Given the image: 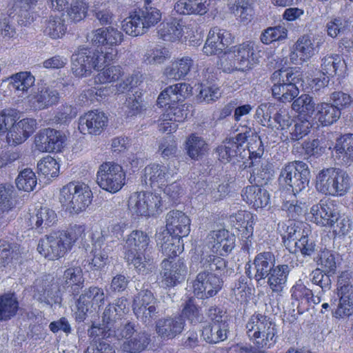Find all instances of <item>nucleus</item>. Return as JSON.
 Here are the masks:
<instances>
[{
  "label": "nucleus",
  "instance_id": "f257e3e1",
  "mask_svg": "<svg viewBox=\"0 0 353 353\" xmlns=\"http://www.w3.org/2000/svg\"><path fill=\"white\" fill-rule=\"evenodd\" d=\"M86 39L92 46L101 47V50L82 47L72 54V70L78 77H88L93 70H99L103 64L113 61L117 55V50L113 47L121 43L123 34L112 26L99 28L88 32Z\"/></svg>",
  "mask_w": 353,
  "mask_h": 353
},
{
  "label": "nucleus",
  "instance_id": "f03ea898",
  "mask_svg": "<svg viewBox=\"0 0 353 353\" xmlns=\"http://www.w3.org/2000/svg\"><path fill=\"white\" fill-rule=\"evenodd\" d=\"M228 262L213 254L203 253L199 261V272L193 282L194 294L201 299L215 296L222 288V274L227 272Z\"/></svg>",
  "mask_w": 353,
  "mask_h": 353
},
{
  "label": "nucleus",
  "instance_id": "7ed1b4c3",
  "mask_svg": "<svg viewBox=\"0 0 353 353\" xmlns=\"http://www.w3.org/2000/svg\"><path fill=\"white\" fill-rule=\"evenodd\" d=\"M247 148L252 166L263 154V143L254 130L246 128L245 131L237 134L234 137L226 139L216 149L218 158L221 161L228 162L232 158L241 157Z\"/></svg>",
  "mask_w": 353,
  "mask_h": 353
},
{
  "label": "nucleus",
  "instance_id": "20e7f679",
  "mask_svg": "<svg viewBox=\"0 0 353 353\" xmlns=\"http://www.w3.org/2000/svg\"><path fill=\"white\" fill-rule=\"evenodd\" d=\"M271 80L273 97L283 103L294 101L299 94V85L303 82V74L297 68L276 70Z\"/></svg>",
  "mask_w": 353,
  "mask_h": 353
},
{
  "label": "nucleus",
  "instance_id": "39448f33",
  "mask_svg": "<svg viewBox=\"0 0 353 353\" xmlns=\"http://www.w3.org/2000/svg\"><path fill=\"white\" fill-rule=\"evenodd\" d=\"M247 334L260 352L273 346L277 338L276 324L270 317L253 314L246 324Z\"/></svg>",
  "mask_w": 353,
  "mask_h": 353
},
{
  "label": "nucleus",
  "instance_id": "423d86ee",
  "mask_svg": "<svg viewBox=\"0 0 353 353\" xmlns=\"http://www.w3.org/2000/svg\"><path fill=\"white\" fill-rule=\"evenodd\" d=\"M316 189L319 192L333 196H343L350 189L351 179L347 172L334 167L323 168L316 177Z\"/></svg>",
  "mask_w": 353,
  "mask_h": 353
},
{
  "label": "nucleus",
  "instance_id": "0eeeda50",
  "mask_svg": "<svg viewBox=\"0 0 353 353\" xmlns=\"http://www.w3.org/2000/svg\"><path fill=\"white\" fill-rule=\"evenodd\" d=\"M92 192L85 184L70 183L60 192L59 201L70 213L79 214L90 205Z\"/></svg>",
  "mask_w": 353,
  "mask_h": 353
},
{
  "label": "nucleus",
  "instance_id": "6e6552de",
  "mask_svg": "<svg viewBox=\"0 0 353 353\" xmlns=\"http://www.w3.org/2000/svg\"><path fill=\"white\" fill-rule=\"evenodd\" d=\"M161 19L159 10L153 7H145L135 11L122 22L123 31L131 36L137 37L144 34L152 26H155Z\"/></svg>",
  "mask_w": 353,
  "mask_h": 353
},
{
  "label": "nucleus",
  "instance_id": "1a4fd4ad",
  "mask_svg": "<svg viewBox=\"0 0 353 353\" xmlns=\"http://www.w3.org/2000/svg\"><path fill=\"white\" fill-rule=\"evenodd\" d=\"M310 172L308 165L301 161L288 163L282 168L279 180L288 185L294 195L305 190L310 182Z\"/></svg>",
  "mask_w": 353,
  "mask_h": 353
},
{
  "label": "nucleus",
  "instance_id": "9d476101",
  "mask_svg": "<svg viewBox=\"0 0 353 353\" xmlns=\"http://www.w3.org/2000/svg\"><path fill=\"white\" fill-rule=\"evenodd\" d=\"M161 197L156 193L139 192L132 193L128 199V210L132 216H154L161 208Z\"/></svg>",
  "mask_w": 353,
  "mask_h": 353
},
{
  "label": "nucleus",
  "instance_id": "9b49d317",
  "mask_svg": "<svg viewBox=\"0 0 353 353\" xmlns=\"http://www.w3.org/2000/svg\"><path fill=\"white\" fill-rule=\"evenodd\" d=\"M125 173L118 163L105 162L98 170L97 182L103 190L110 193L119 191L125 184Z\"/></svg>",
  "mask_w": 353,
  "mask_h": 353
},
{
  "label": "nucleus",
  "instance_id": "f8f14e48",
  "mask_svg": "<svg viewBox=\"0 0 353 353\" xmlns=\"http://www.w3.org/2000/svg\"><path fill=\"white\" fill-rule=\"evenodd\" d=\"M65 238L64 230L54 231L40 239L37 250L45 258L58 259L70 250Z\"/></svg>",
  "mask_w": 353,
  "mask_h": 353
},
{
  "label": "nucleus",
  "instance_id": "ddd939ff",
  "mask_svg": "<svg viewBox=\"0 0 353 353\" xmlns=\"http://www.w3.org/2000/svg\"><path fill=\"white\" fill-rule=\"evenodd\" d=\"M105 299V295L102 288L91 286L85 289L76 301V321L83 322L86 319L88 313L92 311V308H99L104 304Z\"/></svg>",
  "mask_w": 353,
  "mask_h": 353
},
{
  "label": "nucleus",
  "instance_id": "4468645a",
  "mask_svg": "<svg viewBox=\"0 0 353 353\" xmlns=\"http://www.w3.org/2000/svg\"><path fill=\"white\" fill-rule=\"evenodd\" d=\"M337 285L339 303L333 316L336 318L349 316L353 314V285L347 274L343 272L340 275Z\"/></svg>",
  "mask_w": 353,
  "mask_h": 353
},
{
  "label": "nucleus",
  "instance_id": "2eb2a0df",
  "mask_svg": "<svg viewBox=\"0 0 353 353\" xmlns=\"http://www.w3.org/2000/svg\"><path fill=\"white\" fill-rule=\"evenodd\" d=\"M276 258L273 252L265 251L257 254L254 259V272L251 266L246 268L245 274L250 279H254L258 284L265 283L266 277L275 265Z\"/></svg>",
  "mask_w": 353,
  "mask_h": 353
},
{
  "label": "nucleus",
  "instance_id": "dca6fc26",
  "mask_svg": "<svg viewBox=\"0 0 353 353\" xmlns=\"http://www.w3.org/2000/svg\"><path fill=\"white\" fill-rule=\"evenodd\" d=\"M233 39L229 31L214 27L209 31L203 52L207 55L220 54L233 42Z\"/></svg>",
  "mask_w": 353,
  "mask_h": 353
},
{
  "label": "nucleus",
  "instance_id": "f3484780",
  "mask_svg": "<svg viewBox=\"0 0 353 353\" xmlns=\"http://www.w3.org/2000/svg\"><path fill=\"white\" fill-rule=\"evenodd\" d=\"M310 213L313 221L322 227H329L341 214L337 205L330 199L321 200L311 208Z\"/></svg>",
  "mask_w": 353,
  "mask_h": 353
},
{
  "label": "nucleus",
  "instance_id": "a211bd4d",
  "mask_svg": "<svg viewBox=\"0 0 353 353\" xmlns=\"http://www.w3.org/2000/svg\"><path fill=\"white\" fill-rule=\"evenodd\" d=\"M33 297L39 302L50 306L61 305L62 301L57 283L48 280L37 281L34 285Z\"/></svg>",
  "mask_w": 353,
  "mask_h": 353
},
{
  "label": "nucleus",
  "instance_id": "6ab92c4d",
  "mask_svg": "<svg viewBox=\"0 0 353 353\" xmlns=\"http://www.w3.org/2000/svg\"><path fill=\"white\" fill-rule=\"evenodd\" d=\"M206 243L212 252L224 256L234 249L235 237L225 229L213 230L207 236Z\"/></svg>",
  "mask_w": 353,
  "mask_h": 353
},
{
  "label": "nucleus",
  "instance_id": "aec40b11",
  "mask_svg": "<svg viewBox=\"0 0 353 353\" xmlns=\"http://www.w3.org/2000/svg\"><path fill=\"white\" fill-rule=\"evenodd\" d=\"M161 282L165 287H174L184 280L186 266L182 259L173 263L165 259L161 263Z\"/></svg>",
  "mask_w": 353,
  "mask_h": 353
},
{
  "label": "nucleus",
  "instance_id": "412c9836",
  "mask_svg": "<svg viewBox=\"0 0 353 353\" xmlns=\"http://www.w3.org/2000/svg\"><path fill=\"white\" fill-rule=\"evenodd\" d=\"M165 227L162 232H168L180 237L187 236L190 232V219L182 211L172 210L165 216Z\"/></svg>",
  "mask_w": 353,
  "mask_h": 353
},
{
  "label": "nucleus",
  "instance_id": "4be33fe9",
  "mask_svg": "<svg viewBox=\"0 0 353 353\" xmlns=\"http://www.w3.org/2000/svg\"><path fill=\"white\" fill-rule=\"evenodd\" d=\"M64 138L60 131L51 128L41 130L35 137V145L41 152L60 151Z\"/></svg>",
  "mask_w": 353,
  "mask_h": 353
},
{
  "label": "nucleus",
  "instance_id": "5701e85b",
  "mask_svg": "<svg viewBox=\"0 0 353 353\" xmlns=\"http://www.w3.org/2000/svg\"><path fill=\"white\" fill-rule=\"evenodd\" d=\"M13 187L0 184V227L6 225L17 215Z\"/></svg>",
  "mask_w": 353,
  "mask_h": 353
},
{
  "label": "nucleus",
  "instance_id": "b1692460",
  "mask_svg": "<svg viewBox=\"0 0 353 353\" xmlns=\"http://www.w3.org/2000/svg\"><path fill=\"white\" fill-rule=\"evenodd\" d=\"M171 176L168 168L164 165L152 163L143 170L141 182L152 188H162Z\"/></svg>",
  "mask_w": 353,
  "mask_h": 353
},
{
  "label": "nucleus",
  "instance_id": "393cba45",
  "mask_svg": "<svg viewBox=\"0 0 353 353\" xmlns=\"http://www.w3.org/2000/svg\"><path fill=\"white\" fill-rule=\"evenodd\" d=\"M108 122L105 114L98 110L90 111L79 118V129L84 134H101Z\"/></svg>",
  "mask_w": 353,
  "mask_h": 353
},
{
  "label": "nucleus",
  "instance_id": "a878e982",
  "mask_svg": "<svg viewBox=\"0 0 353 353\" xmlns=\"http://www.w3.org/2000/svg\"><path fill=\"white\" fill-rule=\"evenodd\" d=\"M290 271L291 268L288 264H279L274 266L265 279V283L272 290V294L282 296Z\"/></svg>",
  "mask_w": 353,
  "mask_h": 353
},
{
  "label": "nucleus",
  "instance_id": "bb28decb",
  "mask_svg": "<svg viewBox=\"0 0 353 353\" xmlns=\"http://www.w3.org/2000/svg\"><path fill=\"white\" fill-rule=\"evenodd\" d=\"M192 88L186 83H180L167 87L159 94L157 103L161 106L183 102L192 94Z\"/></svg>",
  "mask_w": 353,
  "mask_h": 353
},
{
  "label": "nucleus",
  "instance_id": "cd10ccee",
  "mask_svg": "<svg viewBox=\"0 0 353 353\" xmlns=\"http://www.w3.org/2000/svg\"><path fill=\"white\" fill-rule=\"evenodd\" d=\"M112 247L104 244V237L101 235L93 241L92 249L88 255V262L95 270H101L110 263L109 254Z\"/></svg>",
  "mask_w": 353,
  "mask_h": 353
},
{
  "label": "nucleus",
  "instance_id": "c85d7f7f",
  "mask_svg": "<svg viewBox=\"0 0 353 353\" xmlns=\"http://www.w3.org/2000/svg\"><path fill=\"white\" fill-rule=\"evenodd\" d=\"M185 327L182 316L174 315L159 319L156 322V331L163 339H174L180 334Z\"/></svg>",
  "mask_w": 353,
  "mask_h": 353
},
{
  "label": "nucleus",
  "instance_id": "c756f323",
  "mask_svg": "<svg viewBox=\"0 0 353 353\" xmlns=\"http://www.w3.org/2000/svg\"><path fill=\"white\" fill-rule=\"evenodd\" d=\"M231 48L241 70L250 69L258 62L253 43L247 41Z\"/></svg>",
  "mask_w": 353,
  "mask_h": 353
},
{
  "label": "nucleus",
  "instance_id": "7c9ffc66",
  "mask_svg": "<svg viewBox=\"0 0 353 353\" xmlns=\"http://www.w3.org/2000/svg\"><path fill=\"white\" fill-rule=\"evenodd\" d=\"M59 99L58 91L50 87L42 88L37 94L29 97L28 103L34 110H42L56 104Z\"/></svg>",
  "mask_w": 353,
  "mask_h": 353
},
{
  "label": "nucleus",
  "instance_id": "2f4dec72",
  "mask_svg": "<svg viewBox=\"0 0 353 353\" xmlns=\"http://www.w3.org/2000/svg\"><path fill=\"white\" fill-rule=\"evenodd\" d=\"M182 238L172 235L167 231L160 232L157 234V245L160 246L163 255L170 259L181 252Z\"/></svg>",
  "mask_w": 353,
  "mask_h": 353
},
{
  "label": "nucleus",
  "instance_id": "473e14b6",
  "mask_svg": "<svg viewBox=\"0 0 353 353\" xmlns=\"http://www.w3.org/2000/svg\"><path fill=\"white\" fill-rule=\"evenodd\" d=\"M243 200L254 208L266 207L270 201L268 192L259 185H248L242 192Z\"/></svg>",
  "mask_w": 353,
  "mask_h": 353
},
{
  "label": "nucleus",
  "instance_id": "72a5a7b5",
  "mask_svg": "<svg viewBox=\"0 0 353 353\" xmlns=\"http://www.w3.org/2000/svg\"><path fill=\"white\" fill-rule=\"evenodd\" d=\"M101 323L99 326H93L92 332H95L97 335L103 336L104 333H107L110 330L116 328L115 325L121 321V316L115 310L113 304L109 303L103 310L101 316Z\"/></svg>",
  "mask_w": 353,
  "mask_h": 353
},
{
  "label": "nucleus",
  "instance_id": "f704fd0d",
  "mask_svg": "<svg viewBox=\"0 0 353 353\" xmlns=\"http://www.w3.org/2000/svg\"><path fill=\"white\" fill-rule=\"evenodd\" d=\"M281 109L274 103H262L257 107L254 117L262 125L272 129Z\"/></svg>",
  "mask_w": 353,
  "mask_h": 353
},
{
  "label": "nucleus",
  "instance_id": "c9c22d12",
  "mask_svg": "<svg viewBox=\"0 0 353 353\" xmlns=\"http://www.w3.org/2000/svg\"><path fill=\"white\" fill-rule=\"evenodd\" d=\"M149 241L148 236L143 231H132L125 241V256L144 252L149 244Z\"/></svg>",
  "mask_w": 353,
  "mask_h": 353
},
{
  "label": "nucleus",
  "instance_id": "e433bc0d",
  "mask_svg": "<svg viewBox=\"0 0 353 353\" xmlns=\"http://www.w3.org/2000/svg\"><path fill=\"white\" fill-rule=\"evenodd\" d=\"M183 26L182 20L179 19L163 22L158 30L159 37L164 41L174 42L181 37Z\"/></svg>",
  "mask_w": 353,
  "mask_h": 353
},
{
  "label": "nucleus",
  "instance_id": "4c0bfd02",
  "mask_svg": "<svg viewBox=\"0 0 353 353\" xmlns=\"http://www.w3.org/2000/svg\"><path fill=\"white\" fill-rule=\"evenodd\" d=\"M30 222L32 228L43 230L54 225L57 222V215L53 210L43 207L30 216Z\"/></svg>",
  "mask_w": 353,
  "mask_h": 353
},
{
  "label": "nucleus",
  "instance_id": "58836bf2",
  "mask_svg": "<svg viewBox=\"0 0 353 353\" xmlns=\"http://www.w3.org/2000/svg\"><path fill=\"white\" fill-rule=\"evenodd\" d=\"M316 118L323 126L336 123L341 115L339 108L332 103L323 102L316 105Z\"/></svg>",
  "mask_w": 353,
  "mask_h": 353
},
{
  "label": "nucleus",
  "instance_id": "ea45409f",
  "mask_svg": "<svg viewBox=\"0 0 353 353\" xmlns=\"http://www.w3.org/2000/svg\"><path fill=\"white\" fill-rule=\"evenodd\" d=\"M193 61L189 57H184L175 61L165 68L164 74L168 78L179 80L185 77L192 66Z\"/></svg>",
  "mask_w": 353,
  "mask_h": 353
},
{
  "label": "nucleus",
  "instance_id": "a19ab883",
  "mask_svg": "<svg viewBox=\"0 0 353 353\" xmlns=\"http://www.w3.org/2000/svg\"><path fill=\"white\" fill-rule=\"evenodd\" d=\"M229 325L208 324L203 328L202 336L208 343L216 344L228 339Z\"/></svg>",
  "mask_w": 353,
  "mask_h": 353
},
{
  "label": "nucleus",
  "instance_id": "79ce46f5",
  "mask_svg": "<svg viewBox=\"0 0 353 353\" xmlns=\"http://www.w3.org/2000/svg\"><path fill=\"white\" fill-rule=\"evenodd\" d=\"M19 308L17 298L14 294L0 295V321H7L14 317Z\"/></svg>",
  "mask_w": 353,
  "mask_h": 353
},
{
  "label": "nucleus",
  "instance_id": "37998d69",
  "mask_svg": "<svg viewBox=\"0 0 353 353\" xmlns=\"http://www.w3.org/2000/svg\"><path fill=\"white\" fill-rule=\"evenodd\" d=\"M140 305H132L133 312L137 318L145 325H150L160 316L157 303H143Z\"/></svg>",
  "mask_w": 353,
  "mask_h": 353
},
{
  "label": "nucleus",
  "instance_id": "c03bdc74",
  "mask_svg": "<svg viewBox=\"0 0 353 353\" xmlns=\"http://www.w3.org/2000/svg\"><path fill=\"white\" fill-rule=\"evenodd\" d=\"M316 105L314 99L308 94H302L292 101V109L300 115L311 118Z\"/></svg>",
  "mask_w": 353,
  "mask_h": 353
},
{
  "label": "nucleus",
  "instance_id": "a18cd8bd",
  "mask_svg": "<svg viewBox=\"0 0 353 353\" xmlns=\"http://www.w3.org/2000/svg\"><path fill=\"white\" fill-rule=\"evenodd\" d=\"M345 67V61L337 54L325 57L321 60V72L327 78L342 75Z\"/></svg>",
  "mask_w": 353,
  "mask_h": 353
},
{
  "label": "nucleus",
  "instance_id": "49530a36",
  "mask_svg": "<svg viewBox=\"0 0 353 353\" xmlns=\"http://www.w3.org/2000/svg\"><path fill=\"white\" fill-rule=\"evenodd\" d=\"M14 3L10 7L16 12L17 23L22 26H27L32 21L28 10L35 5L38 0H14Z\"/></svg>",
  "mask_w": 353,
  "mask_h": 353
},
{
  "label": "nucleus",
  "instance_id": "de8ad7c7",
  "mask_svg": "<svg viewBox=\"0 0 353 353\" xmlns=\"http://www.w3.org/2000/svg\"><path fill=\"white\" fill-rule=\"evenodd\" d=\"M150 339L145 332H139L125 340L121 348L128 353H139L146 348Z\"/></svg>",
  "mask_w": 353,
  "mask_h": 353
},
{
  "label": "nucleus",
  "instance_id": "09e8293b",
  "mask_svg": "<svg viewBox=\"0 0 353 353\" xmlns=\"http://www.w3.org/2000/svg\"><path fill=\"white\" fill-rule=\"evenodd\" d=\"M129 263H131L136 268L137 272L143 275H146L156 269V265L152 259L146 256L143 252L138 254L125 256Z\"/></svg>",
  "mask_w": 353,
  "mask_h": 353
},
{
  "label": "nucleus",
  "instance_id": "8fccbe9b",
  "mask_svg": "<svg viewBox=\"0 0 353 353\" xmlns=\"http://www.w3.org/2000/svg\"><path fill=\"white\" fill-rule=\"evenodd\" d=\"M303 148L305 152L306 159L312 162L321 157L325 152L327 144L325 141L321 139H314L304 141Z\"/></svg>",
  "mask_w": 353,
  "mask_h": 353
},
{
  "label": "nucleus",
  "instance_id": "3c124183",
  "mask_svg": "<svg viewBox=\"0 0 353 353\" xmlns=\"http://www.w3.org/2000/svg\"><path fill=\"white\" fill-rule=\"evenodd\" d=\"M9 84L12 88L22 92H28L35 82L34 77L30 72H20L9 78Z\"/></svg>",
  "mask_w": 353,
  "mask_h": 353
},
{
  "label": "nucleus",
  "instance_id": "603ef678",
  "mask_svg": "<svg viewBox=\"0 0 353 353\" xmlns=\"http://www.w3.org/2000/svg\"><path fill=\"white\" fill-rule=\"evenodd\" d=\"M65 285L71 286L73 294L78 293L79 288H82L84 283L83 272L80 267H72L66 269L63 275Z\"/></svg>",
  "mask_w": 353,
  "mask_h": 353
},
{
  "label": "nucleus",
  "instance_id": "864d4df0",
  "mask_svg": "<svg viewBox=\"0 0 353 353\" xmlns=\"http://www.w3.org/2000/svg\"><path fill=\"white\" fill-rule=\"evenodd\" d=\"M208 145L201 137L192 134L186 141L187 154L192 159H198L207 151Z\"/></svg>",
  "mask_w": 353,
  "mask_h": 353
},
{
  "label": "nucleus",
  "instance_id": "5fc2aeb1",
  "mask_svg": "<svg viewBox=\"0 0 353 353\" xmlns=\"http://www.w3.org/2000/svg\"><path fill=\"white\" fill-rule=\"evenodd\" d=\"M288 30L284 26L279 25L268 27L263 30L260 36L261 41L265 45H269L274 41H281L287 38Z\"/></svg>",
  "mask_w": 353,
  "mask_h": 353
},
{
  "label": "nucleus",
  "instance_id": "6e6d98bb",
  "mask_svg": "<svg viewBox=\"0 0 353 353\" xmlns=\"http://www.w3.org/2000/svg\"><path fill=\"white\" fill-rule=\"evenodd\" d=\"M314 261L324 272L330 275H333L336 271V263L334 254L330 250H323L318 253L314 258Z\"/></svg>",
  "mask_w": 353,
  "mask_h": 353
},
{
  "label": "nucleus",
  "instance_id": "4d7b16f0",
  "mask_svg": "<svg viewBox=\"0 0 353 353\" xmlns=\"http://www.w3.org/2000/svg\"><path fill=\"white\" fill-rule=\"evenodd\" d=\"M181 111V108L176 107L173 110L174 117H170V113L163 115L165 118L159 124V131L166 132L168 134L175 132L178 127L176 122L183 121L184 119Z\"/></svg>",
  "mask_w": 353,
  "mask_h": 353
},
{
  "label": "nucleus",
  "instance_id": "13d9d810",
  "mask_svg": "<svg viewBox=\"0 0 353 353\" xmlns=\"http://www.w3.org/2000/svg\"><path fill=\"white\" fill-rule=\"evenodd\" d=\"M334 221L329 228L332 230L335 236L339 237L345 236L353 230V221L349 216L345 214L341 213L338 216L337 220Z\"/></svg>",
  "mask_w": 353,
  "mask_h": 353
},
{
  "label": "nucleus",
  "instance_id": "bf43d9fd",
  "mask_svg": "<svg viewBox=\"0 0 353 353\" xmlns=\"http://www.w3.org/2000/svg\"><path fill=\"white\" fill-rule=\"evenodd\" d=\"M65 30L63 20L60 17H50L46 21L43 32L50 38L56 39L64 35Z\"/></svg>",
  "mask_w": 353,
  "mask_h": 353
},
{
  "label": "nucleus",
  "instance_id": "052dcab7",
  "mask_svg": "<svg viewBox=\"0 0 353 353\" xmlns=\"http://www.w3.org/2000/svg\"><path fill=\"white\" fill-rule=\"evenodd\" d=\"M235 56L232 48L222 52L221 55L219 57L217 62L219 68L228 73L235 70H241Z\"/></svg>",
  "mask_w": 353,
  "mask_h": 353
},
{
  "label": "nucleus",
  "instance_id": "680f3d73",
  "mask_svg": "<svg viewBox=\"0 0 353 353\" xmlns=\"http://www.w3.org/2000/svg\"><path fill=\"white\" fill-rule=\"evenodd\" d=\"M334 149L336 153L353 161V134H345L338 138Z\"/></svg>",
  "mask_w": 353,
  "mask_h": 353
},
{
  "label": "nucleus",
  "instance_id": "e2e57ef3",
  "mask_svg": "<svg viewBox=\"0 0 353 353\" xmlns=\"http://www.w3.org/2000/svg\"><path fill=\"white\" fill-rule=\"evenodd\" d=\"M37 185V179L34 172L26 168L22 170L16 179V185L19 190L30 192Z\"/></svg>",
  "mask_w": 353,
  "mask_h": 353
},
{
  "label": "nucleus",
  "instance_id": "0e129e2a",
  "mask_svg": "<svg viewBox=\"0 0 353 353\" xmlns=\"http://www.w3.org/2000/svg\"><path fill=\"white\" fill-rule=\"evenodd\" d=\"M170 52L167 48H154L147 50L143 56V61L151 65L161 64L170 59Z\"/></svg>",
  "mask_w": 353,
  "mask_h": 353
},
{
  "label": "nucleus",
  "instance_id": "69168bd1",
  "mask_svg": "<svg viewBox=\"0 0 353 353\" xmlns=\"http://www.w3.org/2000/svg\"><path fill=\"white\" fill-rule=\"evenodd\" d=\"M180 316H182L183 319L185 318L192 324L201 322L203 318L199 307L194 303L192 299H189L185 301Z\"/></svg>",
  "mask_w": 353,
  "mask_h": 353
},
{
  "label": "nucleus",
  "instance_id": "338daca9",
  "mask_svg": "<svg viewBox=\"0 0 353 353\" xmlns=\"http://www.w3.org/2000/svg\"><path fill=\"white\" fill-rule=\"evenodd\" d=\"M37 170L39 173L42 174L45 176L55 177L58 176L59 165L56 159L48 156L38 162Z\"/></svg>",
  "mask_w": 353,
  "mask_h": 353
},
{
  "label": "nucleus",
  "instance_id": "774afa93",
  "mask_svg": "<svg viewBox=\"0 0 353 353\" xmlns=\"http://www.w3.org/2000/svg\"><path fill=\"white\" fill-rule=\"evenodd\" d=\"M294 46L296 50L300 53L302 61H306L314 55V43L307 35L300 37Z\"/></svg>",
  "mask_w": 353,
  "mask_h": 353
}]
</instances>
